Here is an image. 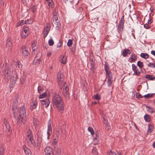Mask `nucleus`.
<instances>
[{
    "label": "nucleus",
    "instance_id": "nucleus-1",
    "mask_svg": "<svg viewBox=\"0 0 155 155\" xmlns=\"http://www.w3.org/2000/svg\"><path fill=\"white\" fill-rule=\"evenodd\" d=\"M57 78L58 84L60 86L61 89H63L62 94L66 99L69 100V88L66 82H64L63 75L61 72L58 73Z\"/></svg>",
    "mask_w": 155,
    "mask_h": 155
},
{
    "label": "nucleus",
    "instance_id": "nucleus-2",
    "mask_svg": "<svg viewBox=\"0 0 155 155\" xmlns=\"http://www.w3.org/2000/svg\"><path fill=\"white\" fill-rule=\"evenodd\" d=\"M52 103L57 110L61 112L64 110V104L62 98L57 93H54L52 97Z\"/></svg>",
    "mask_w": 155,
    "mask_h": 155
},
{
    "label": "nucleus",
    "instance_id": "nucleus-3",
    "mask_svg": "<svg viewBox=\"0 0 155 155\" xmlns=\"http://www.w3.org/2000/svg\"><path fill=\"white\" fill-rule=\"evenodd\" d=\"M26 116V113L25 109L24 107L22 106L20 108V114L17 117L18 122L21 121L23 124L25 123V117Z\"/></svg>",
    "mask_w": 155,
    "mask_h": 155
},
{
    "label": "nucleus",
    "instance_id": "nucleus-4",
    "mask_svg": "<svg viewBox=\"0 0 155 155\" xmlns=\"http://www.w3.org/2000/svg\"><path fill=\"white\" fill-rule=\"evenodd\" d=\"M18 104V100L17 99H15L13 101L12 109V112L11 113V116L13 117L16 119V116L18 114V111L17 110V105Z\"/></svg>",
    "mask_w": 155,
    "mask_h": 155
},
{
    "label": "nucleus",
    "instance_id": "nucleus-5",
    "mask_svg": "<svg viewBox=\"0 0 155 155\" xmlns=\"http://www.w3.org/2000/svg\"><path fill=\"white\" fill-rule=\"evenodd\" d=\"M17 66L18 69L20 71V72L22 69V64L20 61H16L14 60H13L12 62V68L13 71H15L17 68Z\"/></svg>",
    "mask_w": 155,
    "mask_h": 155
},
{
    "label": "nucleus",
    "instance_id": "nucleus-6",
    "mask_svg": "<svg viewBox=\"0 0 155 155\" xmlns=\"http://www.w3.org/2000/svg\"><path fill=\"white\" fill-rule=\"evenodd\" d=\"M25 142L29 147H35L36 146L35 141L34 139L33 136L26 137Z\"/></svg>",
    "mask_w": 155,
    "mask_h": 155
},
{
    "label": "nucleus",
    "instance_id": "nucleus-7",
    "mask_svg": "<svg viewBox=\"0 0 155 155\" xmlns=\"http://www.w3.org/2000/svg\"><path fill=\"white\" fill-rule=\"evenodd\" d=\"M11 74V72L9 65L6 63L4 73L6 81L8 82L9 79H10Z\"/></svg>",
    "mask_w": 155,
    "mask_h": 155
},
{
    "label": "nucleus",
    "instance_id": "nucleus-8",
    "mask_svg": "<svg viewBox=\"0 0 155 155\" xmlns=\"http://www.w3.org/2000/svg\"><path fill=\"white\" fill-rule=\"evenodd\" d=\"M29 34V28L26 25L23 27V31L21 34V36L22 38L24 39L27 37Z\"/></svg>",
    "mask_w": 155,
    "mask_h": 155
},
{
    "label": "nucleus",
    "instance_id": "nucleus-9",
    "mask_svg": "<svg viewBox=\"0 0 155 155\" xmlns=\"http://www.w3.org/2000/svg\"><path fill=\"white\" fill-rule=\"evenodd\" d=\"M124 16L123 15L119 21L118 26V31L119 33H121L123 31L124 27Z\"/></svg>",
    "mask_w": 155,
    "mask_h": 155
},
{
    "label": "nucleus",
    "instance_id": "nucleus-10",
    "mask_svg": "<svg viewBox=\"0 0 155 155\" xmlns=\"http://www.w3.org/2000/svg\"><path fill=\"white\" fill-rule=\"evenodd\" d=\"M45 155H54V151L52 148L49 146H47L44 149Z\"/></svg>",
    "mask_w": 155,
    "mask_h": 155
},
{
    "label": "nucleus",
    "instance_id": "nucleus-11",
    "mask_svg": "<svg viewBox=\"0 0 155 155\" xmlns=\"http://www.w3.org/2000/svg\"><path fill=\"white\" fill-rule=\"evenodd\" d=\"M52 25L53 26L56 28L58 29H59L60 28L61 24L58 17L54 18Z\"/></svg>",
    "mask_w": 155,
    "mask_h": 155
},
{
    "label": "nucleus",
    "instance_id": "nucleus-12",
    "mask_svg": "<svg viewBox=\"0 0 155 155\" xmlns=\"http://www.w3.org/2000/svg\"><path fill=\"white\" fill-rule=\"evenodd\" d=\"M21 50L23 55L25 58H27L29 54L28 48L25 46H23L21 47Z\"/></svg>",
    "mask_w": 155,
    "mask_h": 155
},
{
    "label": "nucleus",
    "instance_id": "nucleus-13",
    "mask_svg": "<svg viewBox=\"0 0 155 155\" xmlns=\"http://www.w3.org/2000/svg\"><path fill=\"white\" fill-rule=\"evenodd\" d=\"M40 101L41 104L44 105L46 108L48 106L50 103L48 99L41 100Z\"/></svg>",
    "mask_w": 155,
    "mask_h": 155
},
{
    "label": "nucleus",
    "instance_id": "nucleus-14",
    "mask_svg": "<svg viewBox=\"0 0 155 155\" xmlns=\"http://www.w3.org/2000/svg\"><path fill=\"white\" fill-rule=\"evenodd\" d=\"M154 128L153 124H148V128L147 131V134H149L152 132L153 131Z\"/></svg>",
    "mask_w": 155,
    "mask_h": 155
},
{
    "label": "nucleus",
    "instance_id": "nucleus-15",
    "mask_svg": "<svg viewBox=\"0 0 155 155\" xmlns=\"http://www.w3.org/2000/svg\"><path fill=\"white\" fill-rule=\"evenodd\" d=\"M52 130L51 123L50 122H48V130L47 132L48 139L52 133Z\"/></svg>",
    "mask_w": 155,
    "mask_h": 155
},
{
    "label": "nucleus",
    "instance_id": "nucleus-16",
    "mask_svg": "<svg viewBox=\"0 0 155 155\" xmlns=\"http://www.w3.org/2000/svg\"><path fill=\"white\" fill-rule=\"evenodd\" d=\"M65 132V130L64 129V132L63 131H62V130H60V129L59 127H58L56 129V135L57 137H59L60 136H61V134H64Z\"/></svg>",
    "mask_w": 155,
    "mask_h": 155
},
{
    "label": "nucleus",
    "instance_id": "nucleus-17",
    "mask_svg": "<svg viewBox=\"0 0 155 155\" xmlns=\"http://www.w3.org/2000/svg\"><path fill=\"white\" fill-rule=\"evenodd\" d=\"M132 70L134 71V73L136 75L138 76L140 74V72L138 71L137 67L134 64H132Z\"/></svg>",
    "mask_w": 155,
    "mask_h": 155
},
{
    "label": "nucleus",
    "instance_id": "nucleus-18",
    "mask_svg": "<svg viewBox=\"0 0 155 155\" xmlns=\"http://www.w3.org/2000/svg\"><path fill=\"white\" fill-rule=\"evenodd\" d=\"M23 149L26 155H31V152L30 149L25 146H23Z\"/></svg>",
    "mask_w": 155,
    "mask_h": 155
},
{
    "label": "nucleus",
    "instance_id": "nucleus-19",
    "mask_svg": "<svg viewBox=\"0 0 155 155\" xmlns=\"http://www.w3.org/2000/svg\"><path fill=\"white\" fill-rule=\"evenodd\" d=\"M50 30V28L48 26H47L45 28L44 31L43 37L45 38L48 35Z\"/></svg>",
    "mask_w": 155,
    "mask_h": 155
},
{
    "label": "nucleus",
    "instance_id": "nucleus-20",
    "mask_svg": "<svg viewBox=\"0 0 155 155\" xmlns=\"http://www.w3.org/2000/svg\"><path fill=\"white\" fill-rule=\"evenodd\" d=\"M32 48L33 51L37 50L38 48L37 42L36 41H34L32 44Z\"/></svg>",
    "mask_w": 155,
    "mask_h": 155
},
{
    "label": "nucleus",
    "instance_id": "nucleus-21",
    "mask_svg": "<svg viewBox=\"0 0 155 155\" xmlns=\"http://www.w3.org/2000/svg\"><path fill=\"white\" fill-rule=\"evenodd\" d=\"M5 126L7 130L9 132H11L12 130L11 129L10 125L7 120H5Z\"/></svg>",
    "mask_w": 155,
    "mask_h": 155
},
{
    "label": "nucleus",
    "instance_id": "nucleus-22",
    "mask_svg": "<svg viewBox=\"0 0 155 155\" xmlns=\"http://www.w3.org/2000/svg\"><path fill=\"white\" fill-rule=\"evenodd\" d=\"M42 140L41 137H37V146L38 149H39L40 147V144L41 143Z\"/></svg>",
    "mask_w": 155,
    "mask_h": 155
},
{
    "label": "nucleus",
    "instance_id": "nucleus-23",
    "mask_svg": "<svg viewBox=\"0 0 155 155\" xmlns=\"http://www.w3.org/2000/svg\"><path fill=\"white\" fill-rule=\"evenodd\" d=\"M91 67L90 69L91 73L93 74L94 73V70L95 68V63H90Z\"/></svg>",
    "mask_w": 155,
    "mask_h": 155
},
{
    "label": "nucleus",
    "instance_id": "nucleus-24",
    "mask_svg": "<svg viewBox=\"0 0 155 155\" xmlns=\"http://www.w3.org/2000/svg\"><path fill=\"white\" fill-rule=\"evenodd\" d=\"M105 70L106 73L110 72L109 71V68L108 64L107 62H105L104 64Z\"/></svg>",
    "mask_w": 155,
    "mask_h": 155
},
{
    "label": "nucleus",
    "instance_id": "nucleus-25",
    "mask_svg": "<svg viewBox=\"0 0 155 155\" xmlns=\"http://www.w3.org/2000/svg\"><path fill=\"white\" fill-rule=\"evenodd\" d=\"M140 56L142 58L146 59L149 58V55L147 53H142L140 54Z\"/></svg>",
    "mask_w": 155,
    "mask_h": 155
},
{
    "label": "nucleus",
    "instance_id": "nucleus-26",
    "mask_svg": "<svg viewBox=\"0 0 155 155\" xmlns=\"http://www.w3.org/2000/svg\"><path fill=\"white\" fill-rule=\"evenodd\" d=\"M106 75L107 78V79L112 80V74L111 72L106 73Z\"/></svg>",
    "mask_w": 155,
    "mask_h": 155
},
{
    "label": "nucleus",
    "instance_id": "nucleus-27",
    "mask_svg": "<svg viewBox=\"0 0 155 155\" xmlns=\"http://www.w3.org/2000/svg\"><path fill=\"white\" fill-rule=\"evenodd\" d=\"M37 105V102L36 100L35 99V101H33V104L31 107V109L32 110L35 108L36 107Z\"/></svg>",
    "mask_w": 155,
    "mask_h": 155
},
{
    "label": "nucleus",
    "instance_id": "nucleus-28",
    "mask_svg": "<svg viewBox=\"0 0 155 155\" xmlns=\"http://www.w3.org/2000/svg\"><path fill=\"white\" fill-rule=\"evenodd\" d=\"M144 120L148 122H149L150 120V117L148 114H146L144 117Z\"/></svg>",
    "mask_w": 155,
    "mask_h": 155
},
{
    "label": "nucleus",
    "instance_id": "nucleus-29",
    "mask_svg": "<svg viewBox=\"0 0 155 155\" xmlns=\"http://www.w3.org/2000/svg\"><path fill=\"white\" fill-rule=\"evenodd\" d=\"M26 135L27 137H30V136H33V134H32V132L31 130L29 129H28L27 130H26Z\"/></svg>",
    "mask_w": 155,
    "mask_h": 155
},
{
    "label": "nucleus",
    "instance_id": "nucleus-30",
    "mask_svg": "<svg viewBox=\"0 0 155 155\" xmlns=\"http://www.w3.org/2000/svg\"><path fill=\"white\" fill-rule=\"evenodd\" d=\"M48 4L50 7L52 8L53 6V2L52 0H46Z\"/></svg>",
    "mask_w": 155,
    "mask_h": 155
},
{
    "label": "nucleus",
    "instance_id": "nucleus-31",
    "mask_svg": "<svg viewBox=\"0 0 155 155\" xmlns=\"http://www.w3.org/2000/svg\"><path fill=\"white\" fill-rule=\"evenodd\" d=\"M129 52H130V50L129 49H124L122 53L123 56L124 57H126L127 56V54Z\"/></svg>",
    "mask_w": 155,
    "mask_h": 155
},
{
    "label": "nucleus",
    "instance_id": "nucleus-32",
    "mask_svg": "<svg viewBox=\"0 0 155 155\" xmlns=\"http://www.w3.org/2000/svg\"><path fill=\"white\" fill-rule=\"evenodd\" d=\"M18 78V76L16 74H13L12 77L11 78V79L14 81L15 82Z\"/></svg>",
    "mask_w": 155,
    "mask_h": 155
},
{
    "label": "nucleus",
    "instance_id": "nucleus-33",
    "mask_svg": "<svg viewBox=\"0 0 155 155\" xmlns=\"http://www.w3.org/2000/svg\"><path fill=\"white\" fill-rule=\"evenodd\" d=\"M41 63V61L39 59H36L35 58V59L33 61V64H40Z\"/></svg>",
    "mask_w": 155,
    "mask_h": 155
},
{
    "label": "nucleus",
    "instance_id": "nucleus-34",
    "mask_svg": "<svg viewBox=\"0 0 155 155\" xmlns=\"http://www.w3.org/2000/svg\"><path fill=\"white\" fill-rule=\"evenodd\" d=\"M145 77L147 79L150 80H153V75L149 74L146 75Z\"/></svg>",
    "mask_w": 155,
    "mask_h": 155
},
{
    "label": "nucleus",
    "instance_id": "nucleus-35",
    "mask_svg": "<svg viewBox=\"0 0 155 155\" xmlns=\"http://www.w3.org/2000/svg\"><path fill=\"white\" fill-rule=\"evenodd\" d=\"M25 76L22 75L20 78V83L22 84H23L25 82Z\"/></svg>",
    "mask_w": 155,
    "mask_h": 155
},
{
    "label": "nucleus",
    "instance_id": "nucleus-36",
    "mask_svg": "<svg viewBox=\"0 0 155 155\" xmlns=\"http://www.w3.org/2000/svg\"><path fill=\"white\" fill-rule=\"evenodd\" d=\"M67 59L65 56H63L62 58L61 63L65 64L66 63Z\"/></svg>",
    "mask_w": 155,
    "mask_h": 155
},
{
    "label": "nucleus",
    "instance_id": "nucleus-37",
    "mask_svg": "<svg viewBox=\"0 0 155 155\" xmlns=\"http://www.w3.org/2000/svg\"><path fill=\"white\" fill-rule=\"evenodd\" d=\"M137 65L140 68H141L143 66V63L140 61H138Z\"/></svg>",
    "mask_w": 155,
    "mask_h": 155
},
{
    "label": "nucleus",
    "instance_id": "nucleus-38",
    "mask_svg": "<svg viewBox=\"0 0 155 155\" xmlns=\"http://www.w3.org/2000/svg\"><path fill=\"white\" fill-rule=\"evenodd\" d=\"M52 15H53V17H52L53 19H54V18H56V17H58V13H57V12L55 10H54L53 11V12Z\"/></svg>",
    "mask_w": 155,
    "mask_h": 155
},
{
    "label": "nucleus",
    "instance_id": "nucleus-39",
    "mask_svg": "<svg viewBox=\"0 0 155 155\" xmlns=\"http://www.w3.org/2000/svg\"><path fill=\"white\" fill-rule=\"evenodd\" d=\"M92 153L93 155H97L98 154V152L96 148L94 147L93 149L92 150Z\"/></svg>",
    "mask_w": 155,
    "mask_h": 155
},
{
    "label": "nucleus",
    "instance_id": "nucleus-40",
    "mask_svg": "<svg viewBox=\"0 0 155 155\" xmlns=\"http://www.w3.org/2000/svg\"><path fill=\"white\" fill-rule=\"evenodd\" d=\"M130 58L132 60L135 61L137 59V57L135 54H132L130 55Z\"/></svg>",
    "mask_w": 155,
    "mask_h": 155
},
{
    "label": "nucleus",
    "instance_id": "nucleus-41",
    "mask_svg": "<svg viewBox=\"0 0 155 155\" xmlns=\"http://www.w3.org/2000/svg\"><path fill=\"white\" fill-rule=\"evenodd\" d=\"M24 24H25V21H24V20H21L20 22L18 23L17 25V26H18L22 25Z\"/></svg>",
    "mask_w": 155,
    "mask_h": 155
},
{
    "label": "nucleus",
    "instance_id": "nucleus-42",
    "mask_svg": "<svg viewBox=\"0 0 155 155\" xmlns=\"http://www.w3.org/2000/svg\"><path fill=\"white\" fill-rule=\"evenodd\" d=\"M33 124L35 126H37L38 125V122L37 120V119L36 118H34L33 119Z\"/></svg>",
    "mask_w": 155,
    "mask_h": 155
},
{
    "label": "nucleus",
    "instance_id": "nucleus-43",
    "mask_svg": "<svg viewBox=\"0 0 155 155\" xmlns=\"http://www.w3.org/2000/svg\"><path fill=\"white\" fill-rule=\"evenodd\" d=\"M5 149L2 146L1 147L0 149V155H3L4 153Z\"/></svg>",
    "mask_w": 155,
    "mask_h": 155
},
{
    "label": "nucleus",
    "instance_id": "nucleus-44",
    "mask_svg": "<svg viewBox=\"0 0 155 155\" xmlns=\"http://www.w3.org/2000/svg\"><path fill=\"white\" fill-rule=\"evenodd\" d=\"M88 130L90 132L91 134L93 135L94 134V130L92 127H89L88 128Z\"/></svg>",
    "mask_w": 155,
    "mask_h": 155
},
{
    "label": "nucleus",
    "instance_id": "nucleus-45",
    "mask_svg": "<svg viewBox=\"0 0 155 155\" xmlns=\"http://www.w3.org/2000/svg\"><path fill=\"white\" fill-rule=\"evenodd\" d=\"M113 80L107 79V84L108 87H110L111 86L112 84Z\"/></svg>",
    "mask_w": 155,
    "mask_h": 155
},
{
    "label": "nucleus",
    "instance_id": "nucleus-46",
    "mask_svg": "<svg viewBox=\"0 0 155 155\" xmlns=\"http://www.w3.org/2000/svg\"><path fill=\"white\" fill-rule=\"evenodd\" d=\"M94 98L96 100L98 101L101 99V96L98 94H96L94 95Z\"/></svg>",
    "mask_w": 155,
    "mask_h": 155
},
{
    "label": "nucleus",
    "instance_id": "nucleus-47",
    "mask_svg": "<svg viewBox=\"0 0 155 155\" xmlns=\"http://www.w3.org/2000/svg\"><path fill=\"white\" fill-rule=\"evenodd\" d=\"M48 44L50 46H52L54 44L53 40L52 38L50 39L48 41Z\"/></svg>",
    "mask_w": 155,
    "mask_h": 155
},
{
    "label": "nucleus",
    "instance_id": "nucleus-48",
    "mask_svg": "<svg viewBox=\"0 0 155 155\" xmlns=\"http://www.w3.org/2000/svg\"><path fill=\"white\" fill-rule=\"evenodd\" d=\"M120 154H121L120 153L117 152V153H116L110 151V152L109 153V155H120Z\"/></svg>",
    "mask_w": 155,
    "mask_h": 155
},
{
    "label": "nucleus",
    "instance_id": "nucleus-49",
    "mask_svg": "<svg viewBox=\"0 0 155 155\" xmlns=\"http://www.w3.org/2000/svg\"><path fill=\"white\" fill-rule=\"evenodd\" d=\"M99 141L98 140V139L97 137L94 139V143L95 145L98 144L99 143Z\"/></svg>",
    "mask_w": 155,
    "mask_h": 155
},
{
    "label": "nucleus",
    "instance_id": "nucleus-50",
    "mask_svg": "<svg viewBox=\"0 0 155 155\" xmlns=\"http://www.w3.org/2000/svg\"><path fill=\"white\" fill-rule=\"evenodd\" d=\"M61 149L60 148L58 149L56 155H61Z\"/></svg>",
    "mask_w": 155,
    "mask_h": 155
},
{
    "label": "nucleus",
    "instance_id": "nucleus-51",
    "mask_svg": "<svg viewBox=\"0 0 155 155\" xmlns=\"http://www.w3.org/2000/svg\"><path fill=\"white\" fill-rule=\"evenodd\" d=\"M72 44V41L71 39H69L67 43V45L68 47L71 46Z\"/></svg>",
    "mask_w": 155,
    "mask_h": 155
},
{
    "label": "nucleus",
    "instance_id": "nucleus-52",
    "mask_svg": "<svg viewBox=\"0 0 155 155\" xmlns=\"http://www.w3.org/2000/svg\"><path fill=\"white\" fill-rule=\"evenodd\" d=\"M147 107L149 109L148 111L149 112L151 113H153L154 112V109L152 107Z\"/></svg>",
    "mask_w": 155,
    "mask_h": 155
},
{
    "label": "nucleus",
    "instance_id": "nucleus-53",
    "mask_svg": "<svg viewBox=\"0 0 155 155\" xmlns=\"http://www.w3.org/2000/svg\"><path fill=\"white\" fill-rule=\"evenodd\" d=\"M6 45L7 46L10 47L12 45V43L10 39H8L7 40L6 42Z\"/></svg>",
    "mask_w": 155,
    "mask_h": 155
},
{
    "label": "nucleus",
    "instance_id": "nucleus-54",
    "mask_svg": "<svg viewBox=\"0 0 155 155\" xmlns=\"http://www.w3.org/2000/svg\"><path fill=\"white\" fill-rule=\"evenodd\" d=\"M26 24H30L32 23V21L31 19H28L27 20H25Z\"/></svg>",
    "mask_w": 155,
    "mask_h": 155
},
{
    "label": "nucleus",
    "instance_id": "nucleus-55",
    "mask_svg": "<svg viewBox=\"0 0 155 155\" xmlns=\"http://www.w3.org/2000/svg\"><path fill=\"white\" fill-rule=\"evenodd\" d=\"M46 92H44L42 94H40L39 96V98H44L46 95Z\"/></svg>",
    "mask_w": 155,
    "mask_h": 155
},
{
    "label": "nucleus",
    "instance_id": "nucleus-56",
    "mask_svg": "<svg viewBox=\"0 0 155 155\" xmlns=\"http://www.w3.org/2000/svg\"><path fill=\"white\" fill-rule=\"evenodd\" d=\"M153 94H146L143 96L146 98H149L151 97L153 95Z\"/></svg>",
    "mask_w": 155,
    "mask_h": 155
},
{
    "label": "nucleus",
    "instance_id": "nucleus-57",
    "mask_svg": "<svg viewBox=\"0 0 155 155\" xmlns=\"http://www.w3.org/2000/svg\"><path fill=\"white\" fill-rule=\"evenodd\" d=\"M36 8V6L35 5H34L31 9V11L33 13H35V10Z\"/></svg>",
    "mask_w": 155,
    "mask_h": 155
},
{
    "label": "nucleus",
    "instance_id": "nucleus-58",
    "mask_svg": "<svg viewBox=\"0 0 155 155\" xmlns=\"http://www.w3.org/2000/svg\"><path fill=\"white\" fill-rule=\"evenodd\" d=\"M38 92L39 93H41L42 92V88L41 86H38Z\"/></svg>",
    "mask_w": 155,
    "mask_h": 155
},
{
    "label": "nucleus",
    "instance_id": "nucleus-59",
    "mask_svg": "<svg viewBox=\"0 0 155 155\" xmlns=\"http://www.w3.org/2000/svg\"><path fill=\"white\" fill-rule=\"evenodd\" d=\"M42 133L41 131H38L37 133V137H42Z\"/></svg>",
    "mask_w": 155,
    "mask_h": 155
},
{
    "label": "nucleus",
    "instance_id": "nucleus-60",
    "mask_svg": "<svg viewBox=\"0 0 155 155\" xmlns=\"http://www.w3.org/2000/svg\"><path fill=\"white\" fill-rule=\"evenodd\" d=\"M95 63L94 58L92 57V58H90V63Z\"/></svg>",
    "mask_w": 155,
    "mask_h": 155
},
{
    "label": "nucleus",
    "instance_id": "nucleus-61",
    "mask_svg": "<svg viewBox=\"0 0 155 155\" xmlns=\"http://www.w3.org/2000/svg\"><path fill=\"white\" fill-rule=\"evenodd\" d=\"M62 45V43H61L60 41H59V42L57 43V47L58 48L60 47Z\"/></svg>",
    "mask_w": 155,
    "mask_h": 155
},
{
    "label": "nucleus",
    "instance_id": "nucleus-62",
    "mask_svg": "<svg viewBox=\"0 0 155 155\" xmlns=\"http://www.w3.org/2000/svg\"><path fill=\"white\" fill-rule=\"evenodd\" d=\"M104 124L106 127H107L109 126V124L107 122V120H105V121H104Z\"/></svg>",
    "mask_w": 155,
    "mask_h": 155
},
{
    "label": "nucleus",
    "instance_id": "nucleus-63",
    "mask_svg": "<svg viewBox=\"0 0 155 155\" xmlns=\"http://www.w3.org/2000/svg\"><path fill=\"white\" fill-rule=\"evenodd\" d=\"M155 64H154V63H149L148 64V66L149 67H151V65H153L154 66V65Z\"/></svg>",
    "mask_w": 155,
    "mask_h": 155
},
{
    "label": "nucleus",
    "instance_id": "nucleus-64",
    "mask_svg": "<svg viewBox=\"0 0 155 155\" xmlns=\"http://www.w3.org/2000/svg\"><path fill=\"white\" fill-rule=\"evenodd\" d=\"M144 27L146 29H148L149 28L148 25L147 24L144 25Z\"/></svg>",
    "mask_w": 155,
    "mask_h": 155
}]
</instances>
